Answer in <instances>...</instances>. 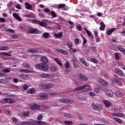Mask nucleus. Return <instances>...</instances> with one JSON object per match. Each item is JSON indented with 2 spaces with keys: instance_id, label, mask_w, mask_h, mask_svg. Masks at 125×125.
I'll return each mask as SVG.
<instances>
[{
  "instance_id": "3c124183",
  "label": "nucleus",
  "mask_w": 125,
  "mask_h": 125,
  "mask_svg": "<svg viewBox=\"0 0 125 125\" xmlns=\"http://www.w3.org/2000/svg\"><path fill=\"white\" fill-rule=\"evenodd\" d=\"M4 73H10V69L5 68L3 70Z\"/></svg>"
},
{
  "instance_id": "774afa93",
  "label": "nucleus",
  "mask_w": 125,
  "mask_h": 125,
  "mask_svg": "<svg viewBox=\"0 0 125 125\" xmlns=\"http://www.w3.org/2000/svg\"><path fill=\"white\" fill-rule=\"evenodd\" d=\"M16 7L17 8V9H21V5L19 4H17L16 6Z\"/></svg>"
},
{
  "instance_id": "052dcab7",
  "label": "nucleus",
  "mask_w": 125,
  "mask_h": 125,
  "mask_svg": "<svg viewBox=\"0 0 125 125\" xmlns=\"http://www.w3.org/2000/svg\"><path fill=\"white\" fill-rule=\"evenodd\" d=\"M8 32H9L10 33H13V34H14L15 33V31L10 28L8 29Z\"/></svg>"
},
{
  "instance_id": "0eeeda50",
  "label": "nucleus",
  "mask_w": 125,
  "mask_h": 125,
  "mask_svg": "<svg viewBox=\"0 0 125 125\" xmlns=\"http://www.w3.org/2000/svg\"><path fill=\"white\" fill-rule=\"evenodd\" d=\"M27 33L28 34H39V30L34 27H30L28 30Z\"/></svg>"
},
{
  "instance_id": "58836bf2",
  "label": "nucleus",
  "mask_w": 125,
  "mask_h": 125,
  "mask_svg": "<svg viewBox=\"0 0 125 125\" xmlns=\"http://www.w3.org/2000/svg\"><path fill=\"white\" fill-rule=\"evenodd\" d=\"M66 6V4H59L58 5V8L60 9V8H64Z\"/></svg>"
},
{
  "instance_id": "a878e982",
  "label": "nucleus",
  "mask_w": 125,
  "mask_h": 125,
  "mask_svg": "<svg viewBox=\"0 0 125 125\" xmlns=\"http://www.w3.org/2000/svg\"><path fill=\"white\" fill-rule=\"evenodd\" d=\"M115 95L118 97H122V96H124V93L120 91H117L115 92Z\"/></svg>"
},
{
  "instance_id": "6e6552de",
  "label": "nucleus",
  "mask_w": 125,
  "mask_h": 125,
  "mask_svg": "<svg viewBox=\"0 0 125 125\" xmlns=\"http://www.w3.org/2000/svg\"><path fill=\"white\" fill-rule=\"evenodd\" d=\"M97 82H98V83H100L101 84H102V85H104V86H106V85H108V83H107L106 81L103 80V79L99 78L97 80Z\"/></svg>"
},
{
  "instance_id": "a19ab883",
  "label": "nucleus",
  "mask_w": 125,
  "mask_h": 125,
  "mask_svg": "<svg viewBox=\"0 0 125 125\" xmlns=\"http://www.w3.org/2000/svg\"><path fill=\"white\" fill-rule=\"evenodd\" d=\"M64 124H65V125H71L73 124V122L72 121H64L63 122Z\"/></svg>"
},
{
  "instance_id": "423d86ee",
  "label": "nucleus",
  "mask_w": 125,
  "mask_h": 125,
  "mask_svg": "<svg viewBox=\"0 0 125 125\" xmlns=\"http://www.w3.org/2000/svg\"><path fill=\"white\" fill-rule=\"evenodd\" d=\"M2 101L4 103H9V104H14V103H15V100L7 98H3Z\"/></svg>"
},
{
  "instance_id": "f257e3e1",
  "label": "nucleus",
  "mask_w": 125,
  "mask_h": 125,
  "mask_svg": "<svg viewBox=\"0 0 125 125\" xmlns=\"http://www.w3.org/2000/svg\"><path fill=\"white\" fill-rule=\"evenodd\" d=\"M40 61L41 63H39L35 65V67L37 69H39L41 71H43V72H47L50 67L48 66L47 63H48V59L45 56H42L40 59Z\"/></svg>"
},
{
  "instance_id": "13d9d810",
  "label": "nucleus",
  "mask_w": 125,
  "mask_h": 125,
  "mask_svg": "<svg viewBox=\"0 0 125 125\" xmlns=\"http://www.w3.org/2000/svg\"><path fill=\"white\" fill-rule=\"evenodd\" d=\"M32 14H33V13H30L28 14H26V15H25L24 16H25V17L30 18V17H32Z\"/></svg>"
},
{
  "instance_id": "c85d7f7f",
  "label": "nucleus",
  "mask_w": 125,
  "mask_h": 125,
  "mask_svg": "<svg viewBox=\"0 0 125 125\" xmlns=\"http://www.w3.org/2000/svg\"><path fill=\"white\" fill-rule=\"evenodd\" d=\"M20 78L22 80H28V75H26L24 74H21L20 75Z\"/></svg>"
},
{
  "instance_id": "9d476101",
  "label": "nucleus",
  "mask_w": 125,
  "mask_h": 125,
  "mask_svg": "<svg viewBox=\"0 0 125 125\" xmlns=\"http://www.w3.org/2000/svg\"><path fill=\"white\" fill-rule=\"evenodd\" d=\"M84 30L86 32L87 36H88V37H90L91 38V40H94L93 34H91V32H90L89 30H87V28H84Z\"/></svg>"
},
{
  "instance_id": "4c0bfd02",
  "label": "nucleus",
  "mask_w": 125,
  "mask_h": 125,
  "mask_svg": "<svg viewBox=\"0 0 125 125\" xmlns=\"http://www.w3.org/2000/svg\"><path fill=\"white\" fill-rule=\"evenodd\" d=\"M50 14H51V15H52V17H53L54 18L57 17V15H56V13H55V11H52L50 12Z\"/></svg>"
},
{
  "instance_id": "473e14b6",
  "label": "nucleus",
  "mask_w": 125,
  "mask_h": 125,
  "mask_svg": "<svg viewBox=\"0 0 125 125\" xmlns=\"http://www.w3.org/2000/svg\"><path fill=\"white\" fill-rule=\"evenodd\" d=\"M26 51H27V52H29V53H37V52H38V50L30 49V50H27Z\"/></svg>"
},
{
  "instance_id": "4be33fe9",
  "label": "nucleus",
  "mask_w": 125,
  "mask_h": 125,
  "mask_svg": "<svg viewBox=\"0 0 125 125\" xmlns=\"http://www.w3.org/2000/svg\"><path fill=\"white\" fill-rule=\"evenodd\" d=\"M54 60L55 61H56V62L57 63V64H58V65H59L60 66H61V67H62L63 66V63H62V62H61V61L57 58H55L54 59Z\"/></svg>"
},
{
  "instance_id": "f3484780",
  "label": "nucleus",
  "mask_w": 125,
  "mask_h": 125,
  "mask_svg": "<svg viewBox=\"0 0 125 125\" xmlns=\"http://www.w3.org/2000/svg\"><path fill=\"white\" fill-rule=\"evenodd\" d=\"M41 77L45 79H51V74H43L41 75Z\"/></svg>"
},
{
  "instance_id": "412c9836",
  "label": "nucleus",
  "mask_w": 125,
  "mask_h": 125,
  "mask_svg": "<svg viewBox=\"0 0 125 125\" xmlns=\"http://www.w3.org/2000/svg\"><path fill=\"white\" fill-rule=\"evenodd\" d=\"M54 36L56 39H60V38H62L63 36V33L60 32L59 34L55 33Z\"/></svg>"
},
{
  "instance_id": "bb28decb",
  "label": "nucleus",
  "mask_w": 125,
  "mask_h": 125,
  "mask_svg": "<svg viewBox=\"0 0 125 125\" xmlns=\"http://www.w3.org/2000/svg\"><path fill=\"white\" fill-rule=\"evenodd\" d=\"M39 96L41 98V99L45 100L48 98V95H47V94H42L40 95Z\"/></svg>"
},
{
  "instance_id": "e2e57ef3",
  "label": "nucleus",
  "mask_w": 125,
  "mask_h": 125,
  "mask_svg": "<svg viewBox=\"0 0 125 125\" xmlns=\"http://www.w3.org/2000/svg\"><path fill=\"white\" fill-rule=\"evenodd\" d=\"M73 68H74V69H77V68H80V66L77 65V64H76V63H73Z\"/></svg>"
},
{
  "instance_id": "ddd939ff",
  "label": "nucleus",
  "mask_w": 125,
  "mask_h": 125,
  "mask_svg": "<svg viewBox=\"0 0 125 125\" xmlns=\"http://www.w3.org/2000/svg\"><path fill=\"white\" fill-rule=\"evenodd\" d=\"M25 8L27 9L28 10H32V8H33V6L31 5L29 2H25Z\"/></svg>"
},
{
  "instance_id": "f03ea898",
  "label": "nucleus",
  "mask_w": 125,
  "mask_h": 125,
  "mask_svg": "<svg viewBox=\"0 0 125 125\" xmlns=\"http://www.w3.org/2000/svg\"><path fill=\"white\" fill-rule=\"evenodd\" d=\"M84 89V91H89L90 90V86L87 84H85L83 86H81L75 88L74 91H78V90H82V89Z\"/></svg>"
},
{
  "instance_id": "37998d69",
  "label": "nucleus",
  "mask_w": 125,
  "mask_h": 125,
  "mask_svg": "<svg viewBox=\"0 0 125 125\" xmlns=\"http://www.w3.org/2000/svg\"><path fill=\"white\" fill-rule=\"evenodd\" d=\"M91 62H93V63H95V64H97L98 63V61L97 59H95V58H92L91 59Z\"/></svg>"
},
{
  "instance_id": "338daca9",
  "label": "nucleus",
  "mask_w": 125,
  "mask_h": 125,
  "mask_svg": "<svg viewBox=\"0 0 125 125\" xmlns=\"http://www.w3.org/2000/svg\"><path fill=\"white\" fill-rule=\"evenodd\" d=\"M0 23H1L2 22H5V19H4V18H0Z\"/></svg>"
},
{
  "instance_id": "a211bd4d",
  "label": "nucleus",
  "mask_w": 125,
  "mask_h": 125,
  "mask_svg": "<svg viewBox=\"0 0 125 125\" xmlns=\"http://www.w3.org/2000/svg\"><path fill=\"white\" fill-rule=\"evenodd\" d=\"M106 94L108 97H113L114 96V93H113V91L111 90H107L106 91Z\"/></svg>"
},
{
  "instance_id": "9b49d317",
  "label": "nucleus",
  "mask_w": 125,
  "mask_h": 125,
  "mask_svg": "<svg viewBox=\"0 0 125 125\" xmlns=\"http://www.w3.org/2000/svg\"><path fill=\"white\" fill-rule=\"evenodd\" d=\"M79 61L81 63L83 64V65H84V66H85L86 67H88V66H89V63H87V62H86V61H85L84 59L82 58H80Z\"/></svg>"
},
{
  "instance_id": "393cba45",
  "label": "nucleus",
  "mask_w": 125,
  "mask_h": 125,
  "mask_svg": "<svg viewBox=\"0 0 125 125\" xmlns=\"http://www.w3.org/2000/svg\"><path fill=\"white\" fill-rule=\"evenodd\" d=\"M21 125H35V123H33L31 121L23 122L21 124Z\"/></svg>"
},
{
  "instance_id": "49530a36",
  "label": "nucleus",
  "mask_w": 125,
  "mask_h": 125,
  "mask_svg": "<svg viewBox=\"0 0 125 125\" xmlns=\"http://www.w3.org/2000/svg\"><path fill=\"white\" fill-rule=\"evenodd\" d=\"M67 46H68L69 49H71L73 48V44L71 42H67Z\"/></svg>"
},
{
  "instance_id": "5701e85b",
  "label": "nucleus",
  "mask_w": 125,
  "mask_h": 125,
  "mask_svg": "<svg viewBox=\"0 0 125 125\" xmlns=\"http://www.w3.org/2000/svg\"><path fill=\"white\" fill-rule=\"evenodd\" d=\"M100 25L101 26L100 27L99 29L100 31H104V30H105V24H104V22L101 21Z\"/></svg>"
},
{
  "instance_id": "f704fd0d",
  "label": "nucleus",
  "mask_w": 125,
  "mask_h": 125,
  "mask_svg": "<svg viewBox=\"0 0 125 125\" xmlns=\"http://www.w3.org/2000/svg\"><path fill=\"white\" fill-rule=\"evenodd\" d=\"M115 83H117L119 85H120V86H123V83L122 82L120 81V80L118 79H115L113 81Z\"/></svg>"
},
{
  "instance_id": "ea45409f",
  "label": "nucleus",
  "mask_w": 125,
  "mask_h": 125,
  "mask_svg": "<svg viewBox=\"0 0 125 125\" xmlns=\"http://www.w3.org/2000/svg\"><path fill=\"white\" fill-rule=\"evenodd\" d=\"M117 49L120 51H121V52H123V53H125V49L123 47H118Z\"/></svg>"
},
{
  "instance_id": "39448f33",
  "label": "nucleus",
  "mask_w": 125,
  "mask_h": 125,
  "mask_svg": "<svg viewBox=\"0 0 125 125\" xmlns=\"http://www.w3.org/2000/svg\"><path fill=\"white\" fill-rule=\"evenodd\" d=\"M114 72L117 76H119V77H125V73H124V72H123V70L118 69V68H115L114 69Z\"/></svg>"
},
{
  "instance_id": "aec40b11",
  "label": "nucleus",
  "mask_w": 125,
  "mask_h": 125,
  "mask_svg": "<svg viewBox=\"0 0 125 125\" xmlns=\"http://www.w3.org/2000/svg\"><path fill=\"white\" fill-rule=\"evenodd\" d=\"M104 103L106 108H109V107H110V106L112 105V104L111 103V102L108 101H104Z\"/></svg>"
},
{
  "instance_id": "7ed1b4c3",
  "label": "nucleus",
  "mask_w": 125,
  "mask_h": 125,
  "mask_svg": "<svg viewBox=\"0 0 125 125\" xmlns=\"http://www.w3.org/2000/svg\"><path fill=\"white\" fill-rule=\"evenodd\" d=\"M31 22L35 23V24H39L41 27H46V22L44 21H37V20L34 19L31 21Z\"/></svg>"
},
{
  "instance_id": "20e7f679",
  "label": "nucleus",
  "mask_w": 125,
  "mask_h": 125,
  "mask_svg": "<svg viewBox=\"0 0 125 125\" xmlns=\"http://www.w3.org/2000/svg\"><path fill=\"white\" fill-rule=\"evenodd\" d=\"M91 107L94 110H95V111H101L103 108L102 105L100 104H91Z\"/></svg>"
},
{
  "instance_id": "e433bc0d",
  "label": "nucleus",
  "mask_w": 125,
  "mask_h": 125,
  "mask_svg": "<svg viewBox=\"0 0 125 125\" xmlns=\"http://www.w3.org/2000/svg\"><path fill=\"white\" fill-rule=\"evenodd\" d=\"M0 55H2L3 56H11V55H10V54H8L4 52H0Z\"/></svg>"
},
{
  "instance_id": "c9c22d12",
  "label": "nucleus",
  "mask_w": 125,
  "mask_h": 125,
  "mask_svg": "<svg viewBox=\"0 0 125 125\" xmlns=\"http://www.w3.org/2000/svg\"><path fill=\"white\" fill-rule=\"evenodd\" d=\"M42 37L44 39H48V38H49V34L47 32H45L43 33Z\"/></svg>"
},
{
  "instance_id": "c756f323",
  "label": "nucleus",
  "mask_w": 125,
  "mask_h": 125,
  "mask_svg": "<svg viewBox=\"0 0 125 125\" xmlns=\"http://www.w3.org/2000/svg\"><path fill=\"white\" fill-rule=\"evenodd\" d=\"M103 90V88L102 86H99L97 87L95 89V91L97 93H98L99 92H100L101 91H102Z\"/></svg>"
},
{
  "instance_id": "b1692460",
  "label": "nucleus",
  "mask_w": 125,
  "mask_h": 125,
  "mask_svg": "<svg viewBox=\"0 0 125 125\" xmlns=\"http://www.w3.org/2000/svg\"><path fill=\"white\" fill-rule=\"evenodd\" d=\"M46 125V122H41V121H35L34 125Z\"/></svg>"
},
{
  "instance_id": "6ab92c4d",
  "label": "nucleus",
  "mask_w": 125,
  "mask_h": 125,
  "mask_svg": "<svg viewBox=\"0 0 125 125\" xmlns=\"http://www.w3.org/2000/svg\"><path fill=\"white\" fill-rule=\"evenodd\" d=\"M27 93L29 94H35L36 93V89L34 88H31L27 90Z\"/></svg>"
},
{
  "instance_id": "680f3d73",
  "label": "nucleus",
  "mask_w": 125,
  "mask_h": 125,
  "mask_svg": "<svg viewBox=\"0 0 125 125\" xmlns=\"http://www.w3.org/2000/svg\"><path fill=\"white\" fill-rule=\"evenodd\" d=\"M89 94L90 96H95V93L93 92H90Z\"/></svg>"
},
{
  "instance_id": "0e129e2a",
  "label": "nucleus",
  "mask_w": 125,
  "mask_h": 125,
  "mask_svg": "<svg viewBox=\"0 0 125 125\" xmlns=\"http://www.w3.org/2000/svg\"><path fill=\"white\" fill-rule=\"evenodd\" d=\"M42 115H39L38 117V120L39 121H42Z\"/></svg>"
},
{
  "instance_id": "7c9ffc66",
  "label": "nucleus",
  "mask_w": 125,
  "mask_h": 125,
  "mask_svg": "<svg viewBox=\"0 0 125 125\" xmlns=\"http://www.w3.org/2000/svg\"><path fill=\"white\" fill-rule=\"evenodd\" d=\"M22 115L24 118H26V117H29L30 116V112L29 111H23Z\"/></svg>"
},
{
  "instance_id": "2eb2a0df",
  "label": "nucleus",
  "mask_w": 125,
  "mask_h": 125,
  "mask_svg": "<svg viewBox=\"0 0 125 125\" xmlns=\"http://www.w3.org/2000/svg\"><path fill=\"white\" fill-rule=\"evenodd\" d=\"M13 16L15 19L18 20V21H22V19L19 17V15L16 13H14L13 14Z\"/></svg>"
},
{
  "instance_id": "864d4df0",
  "label": "nucleus",
  "mask_w": 125,
  "mask_h": 125,
  "mask_svg": "<svg viewBox=\"0 0 125 125\" xmlns=\"http://www.w3.org/2000/svg\"><path fill=\"white\" fill-rule=\"evenodd\" d=\"M115 57L116 60H119L120 59V56H119V53H116L115 54Z\"/></svg>"
},
{
  "instance_id": "a18cd8bd",
  "label": "nucleus",
  "mask_w": 125,
  "mask_h": 125,
  "mask_svg": "<svg viewBox=\"0 0 125 125\" xmlns=\"http://www.w3.org/2000/svg\"><path fill=\"white\" fill-rule=\"evenodd\" d=\"M64 66L65 69H69V68H70V63L68 62H66Z\"/></svg>"
},
{
  "instance_id": "8fccbe9b",
  "label": "nucleus",
  "mask_w": 125,
  "mask_h": 125,
  "mask_svg": "<svg viewBox=\"0 0 125 125\" xmlns=\"http://www.w3.org/2000/svg\"><path fill=\"white\" fill-rule=\"evenodd\" d=\"M68 51H65L64 50L62 49V54H63V55H68Z\"/></svg>"
},
{
  "instance_id": "de8ad7c7",
  "label": "nucleus",
  "mask_w": 125,
  "mask_h": 125,
  "mask_svg": "<svg viewBox=\"0 0 125 125\" xmlns=\"http://www.w3.org/2000/svg\"><path fill=\"white\" fill-rule=\"evenodd\" d=\"M70 50L71 51H72V52H73V53H75V52H78V51H79V49H74L73 48H72L71 49H70Z\"/></svg>"
},
{
  "instance_id": "72a5a7b5",
  "label": "nucleus",
  "mask_w": 125,
  "mask_h": 125,
  "mask_svg": "<svg viewBox=\"0 0 125 125\" xmlns=\"http://www.w3.org/2000/svg\"><path fill=\"white\" fill-rule=\"evenodd\" d=\"M75 43L78 45V44H81L82 43V41H80L79 38H76L75 39Z\"/></svg>"
},
{
  "instance_id": "c03bdc74",
  "label": "nucleus",
  "mask_w": 125,
  "mask_h": 125,
  "mask_svg": "<svg viewBox=\"0 0 125 125\" xmlns=\"http://www.w3.org/2000/svg\"><path fill=\"white\" fill-rule=\"evenodd\" d=\"M50 70L51 71V72H56V71L57 70V68L55 66H52L50 68Z\"/></svg>"
},
{
  "instance_id": "1a4fd4ad",
  "label": "nucleus",
  "mask_w": 125,
  "mask_h": 125,
  "mask_svg": "<svg viewBox=\"0 0 125 125\" xmlns=\"http://www.w3.org/2000/svg\"><path fill=\"white\" fill-rule=\"evenodd\" d=\"M79 80L82 82H86L87 81V77H86L84 75L80 74L78 77Z\"/></svg>"
},
{
  "instance_id": "cd10ccee",
  "label": "nucleus",
  "mask_w": 125,
  "mask_h": 125,
  "mask_svg": "<svg viewBox=\"0 0 125 125\" xmlns=\"http://www.w3.org/2000/svg\"><path fill=\"white\" fill-rule=\"evenodd\" d=\"M113 120L120 124V125H123V121H122L120 118H118L117 117H114Z\"/></svg>"
},
{
  "instance_id": "69168bd1",
  "label": "nucleus",
  "mask_w": 125,
  "mask_h": 125,
  "mask_svg": "<svg viewBox=\"0 0 125 125\" xmlns=\"http://www.w3.org/2000/svg\"><path fill=\"white\" fill-rule=\"evenodd\" d=\"M124 113H118L117 117H124Z\"/></svg>"
},
{
  "instance_id": "bf43d9fd",
  "label": "nucleus",
  "mask_w": 125,
  "mask_h": 125,
  "mask_svg": "<svg viewBox=\"0 0 125 125\" xmlns=\"http://www.w3.org/2000/svg\"><path fill=\"white\" fill-rule=\"evenodd\" d=\"M13 5V3L11 1L9 2V4L7 5V7H11Z\"/></svg>"
},
{
  "instance_id": "603ef678",
  "label": "nucleus",
  "mask_w": 125,
  "mask_h": 125,
  "mask_svg": "<svg viewBox=\"0 0 125 125\" xmlns=\"http://www.w3.org/2000/svg\"><path fill=\"white\" fill-rule=\"evenodd\" d=\"M12 38L13 39H18V38H19V36L17 34H13L12 35Z\"/></svg>"
},
{
  "instance_id": "4d7b16f0",
  "label": "nucleus",
  "mask_w": 125,
  "mask_h": 125,
  "mask_svg": "<svg viewBox=\"0 0 125 125\" xmlns=\"http://www.w3.org/2000/svg\"><path fill=\"white\" fill-rule=\"evenodd\" d=\"M83 45H84L85 44V43H86V42H87V41L86 40L85 38L84 37H83Z\"/></svg>"
},
{
  "instance_id": "79ce46f5",
  "label": "nucleus",
  "mask_w": 125,
  "mask_h": 125,
  "mask_svg": "<svg viewBox=\"0 0 125 125\" xmlns=\"http://www.w3.org/2000/svg\"><path fill=\"white\" fill-rule=\"evenodd\" d=\"M20 72H21V73H24L25 72V73H30V71L29 70H27V69H20Z\"/></svg>"
},
{
  "instance_id": "5fc2aeb1",
  "label": "nucleus",
  "mask_w": 125,
  "mask_h": 125,
  "mask_svg": "<svg viewBox=\"0 0 125 125\" xmlns=\"http://www.w3.org/2000/svg\"><path fill=\"white\" fill-rule=\"evenodd\" d=\"M1 50H9V47H5V46H2V49H1Z\"/></svg>"
},
{
  "instance_id": "f8f14e48",
  "label": "nucleus",
  "mask_w": 125,
  "mask_h": 125,
  "mask_svg": "<svg viewBox=\"0 0 125 125\" xmlns=\"http://www.w3.org/2000/svg\"><path fill=\"white\" fill-rule=\"evenodd\" d=\"M40 108H41V106L36 104H33L30 107V109H31V110H33L34 111H35V110H39V109H40Z\"/></svg>"
},
{
  "instance_id": "dca6fc26",
  "label": "nucleus",
  "mask_w": 125,
  "mask_h": 125,
  "mask_svg": "<svg viewBox=\"0 0 125 125\" xmlns=\"http://www.w3.org/2000/svg\"><path fill=\"white\" fill-rule=\"evenodd\" d=\"M115 31H116V28H111L110 29H109V30H108L106 32V35L107 36H111V35H112L113 32H115Z\"/></svg>"
},
{
  "instance_id": "2f4dec72",
  "label": "nucleus",
  "mask_w": 125,
  "mask_h": 125,
  "mask_svg": "<svg viewBox=\"0 0 125 125\" xmlns=\"http://www.w3.org/2000/svg\"><path fill=\"white\" fill-rule=\"evenodd\" d=\"M53 87V84L52 83H48L45 85L44 87L46 89H49V88H51V87Z\"/></svg>"
},
{
  "instance_id": "09e8293b",
  "label": "nucleus",
  "mask_w": 125,
  "mask_h": 125,
  "mask_svg": "<svg viewBox=\"0 0 125 125\" xmlns=\"http://www.w3.org/2000/svg\"><path fill=\"white\" fill-rule=\"evenodd\" d=\"M71 114H69L68 113H65L64 114V117H65V118H71Z\"/></svg>"
},
{
  "instance_id": "4468645a",
  "label": "nucleus",
  "mask_w": 125,
  "mask_h": 125,
  "mask_svg": "<svg viewBox=\"0 0 125 125\" xmlns=\"http://www.w3.org/2000/svg\"><path fill=\"white\" fill-rule=\"evenodd\" d=\"M62 103H66L67 104H73L74 103V101L73 100H61Z\"/></svg>"
},
{
  "instance_id": "6e6d98bb",
  "label": "nucleus",
  "mask_w": 125,
  "mask_h": 125,
  "mask_svg": "<svg viewBox=\"0 0 125 125\" xmlns=\"http://www.w3.org/2000/svg\"><path fill=\"white\" fill-rule=\"evenodd\" d=\"M23 88L24 90H27V89H28V88H29V86L27 84H24L23 86Z\"/></svg>"
}]
</instances>
